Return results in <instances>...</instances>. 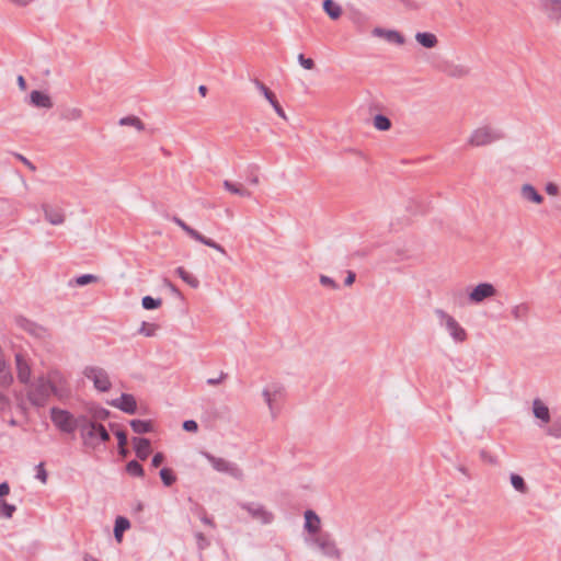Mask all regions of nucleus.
<instances>
[{
    "label": "nucleus",
    "mask_w": 561,
    "mask_h": 561,
    "mask_svg": "<svg viewBox=\"0 0 561 561\" xmlns=\"http://www.w3.org/2000/svg\"><path fill=\"white\" fill-rule=\"evenodd\" d=\"M545 191L548 195H557L559 193V187L557 184L549 182L546 184Z\"/></svg>",
    "instance_id": "13d9d810"
},
{
    "label": "nucleus",
    "mask_w": 561,
    "mask_h": 561,
    "mask_svg": "<svg viewBox=\"0 0 561 561\" xmlns=\"http://www.w3.org/2000/svg\"><path fill=\"white\" fill-rule=\"evenodd\" d=\"M51 394V387L44 376L36 378L26 393L31 404L36 408L45 407L48 403Z\"/></svg>",
    "instance_id": "f257e3e1"
},
{
    "label": "nucleus",
    "mask_w": 561,
    "mask_h": 561,
    "mask_svg": "<svg viewBox=\"0 0 561 561\" xmlns=\"http://www.w3.org/2000/svg\"><path fill=\"white\" fill-rule=\"evenodd\" d=\"M76 422H77V428L80 430V433H82V427L85 426L87 424H94L95 421H93V419H89L87 415H80L78 417H76Z\"/></svg>",
    "instance_id": "3c124183"
},
{
    "label": "nucleus",
    "mask_w": 561,
    "mask_h": 561,
    "mask_svg": "<svg viewBox=\"0 0 561 561\" xmlns=\"http://www.w3.org/2000/svg\"><path fill=\"white\" fill-rule=\"evenodd\" d=\"M496 289L491 283H480L469 294V300L480 304L484 299L495 296Z\"/></svg>",
    "instance_id": "f8f14e48"
},
{
    "label": "nucleus",
    "mask_w": 561,
    "mask_h": 561,
    "mask_svg": "<svg viewBox=\"0 0 561 561\" xmlns=\"http://www.w3.org/2000/svg\"><path fill=\"white\" fill-rule=\"evenodd\" d=\"M529 308L526 304H520L512 309V314L516 320H523L527 317Z\"/></svg>",
    "instance_id": "a19ab883"
},
{
    "label": "nucleus",
    "mask_w": 561,
    "mask_h": 561,
    "mask_svg": "<svg viewBox=\"0 0 561 561\" xmlns=\"http://www.w3.org/2000/svg\"><path fill=\"white\" fill-rule=\"evenodd\" d=\"M51 387L53 396L59 400L68 399L71 394L67 378L58 369H50L45 377Z\"/></svg>",
    "instance_id": "7ed1b4c3"
},
{
    "label": "nucleus",
    "mask_w": 561,
    "mask_h": 561,
    "mask_svg": "<svg viewBox=\"0 0 561 561\" xmlns=\"http://www.w3.org/2000/svg\"><path fill=\"white\" fill-rule=\"evenodd\" d=\"M98 426L99 422L94 424H87L82 427V433H80L83 445L90 448L98 447Z\"/></svg>",
    "instance_id": "2eb2a0df"
},
{
    "label": "nucleus",
    "mask_w": 561,
    "mask_h": 561,
    "mask_svg": "<svg viewBox=\"0 0 561 561\" xmlns=\"http://www.w3.org/2000/svg\"><path fill=\"white\" fill-rule=\"evenodd\" d=\"M534 415L545 423L550 421V413L547 405H545L540 399H535L533 402Z\"/></svg>",
    "instance_id": "5701e85b"
},
{
    "label": "nucleus",
    "mask_w": 561,
    "mask_h": 561,
    "mask_svg": "<svg viewBox=\"0 0 561 561\" xmlns=\"http://www.w3.org/2000/svg\"><path fill=\"white\" fill-rule=\"evenodd\" d=\"M505 135L501 130L493 129L491 126H482L474 129L468 139V145L472 147H482L501 140Z\"/></svg>",
    "instance_id": "f03ea898"
},
{
    "label": "nucleus",
    "mask_w": 561,
    "mask_h": 561,
    "mask_svg": "<svg viewBox=\"0 0 561 561\" xmlns=\"http://www.w3.org/2000/svg\"><path fill=\"white\" fill-rule=\"evenodd\" d=\"M130 523L126 517L118 516L114 525V538L121 542L125 530L129 529Z\"/></svg>",
    "instance_id": "bb28decb"
},
{
    "label": "nucleus",
    "mask_w": 561,
    "mask_h": 561,
    "mask_svg": "<svg viewBox=\"0 0 561 561\" xmlns=\"http://www.w3.org/2000/svg\"><path fill=\"white\" fill-rule=\"evenodd\" d=\"M119 125L133 126L139 131L145 129V124L137 116H133V115L121 118Z\"/></svg>",
    "instance_id": "7c9ffc66"
},
{
    "label": "nucleus",
    "mask_w": 561,
    "mask_h": 561,
    "mask_svg": "<svg viewBox=\"0 0 561 561\" xmlns=\"http://www.w3.org/2000/svg\"><path fill=\"white\" fill-rule=\"evenodd\" d=\"M320 283L323 285V286H328V287H331L333 289L337 288V285L335 283L334 279H332L331 277L329 276H325V275H321L320 276Z\"/></svg>",
    "instance_id": "6e6d98bb"
},
{
    "label": "nucleus",
    "mask_w": 561,
    "mask_h": 561,
    "mask_svg": "<svg viewBox=\"0 0 561 561\" xmlns=\"http://www.w3.org/2000/svg\"><path fill=\"white\" fill-rule=\"evenodd\" d=\"M260 168L259 165L248 167V182L253 185H257L260 180Z\"/></svg>",
    "instance_id": "37998d69"
},
{
    "label": "nucleus",
    "mask_w": 561,
    "mask_h": 561,
    "mask_svg": "<svg viewBox=\"0 0 561 561\" xmlns=\"http://www.w3.org/2000/svg\"><path fill=\"white\" fill-rule=\"evenodd\" d=\"M227 377L226 374L221 373L220 376L218 378H208L207 379V383L209 386H217L219 385L225 378Z\"/></svg>",
    "instance_id": "e2e57ef3"
},
{
    "label": "nucleus",
    "mask_w": 561,
    "mask_h": 561,
    "mask_svg": "<svg viewBox=\"0 0 561 561\" xmlns=\"http://www.w3.org/2000/svg\"><path fill=\"white\" fill-rule=\"evenodd\" d=\"M126 471L131 477L142 478L145 474L142 466L137 460H130L126 465Z\"/></svg>",
    "instance_id": "2f4dec72"
},
{
    "label": "nucleus",
    "mask_w": 561,
    "mask_h": 561,
    "mask_svg": "<svg viewBox=\"0 0 561 561\" xmlns=\"http://www.w3.org/2000/svg\"><path fill=\"white\" fill-rule=\"evenodd\" d=\"M36 478L41 480L43 483L47 482V472L45 470L44 463L41 462L36 466Z\"/></svg>",
    "instance_id": "603ef678"
},
{
    "label": "nucleus",
    "mask_w": 561,
    "mask_h": 561,
    "mask_svg": "<svg viewBox=\"0 0 561 561\" xmlns=\"http://www.w3.org/2000/svg\"><path fill=\"white\" fill-rule=\"evenodd\" d=\"M415 39L421 46L425 48H434L438 44L436 35L430 32L416 33Z\"/></svg>",
    "instance_id": "412c9836"
},
{
    "label": "nucleus",
    "mask_w": 561,
    "mask_h": 561,
    "mask_svg": "<svg viewBox=\"0 0 561 561\" xmlns=\"http://www.w3.org/2000/svg\"><path fill=\"white\" fill-rule=\"evenodd\" d=\"M15 323L19 328H21L22 330L26 331L28 334L37 339H47L50 335L46 328L26 319L25 317H16Z\"/></svg>",
    "instance_id": "1a4fd4ad"
},
{
    "label": "nucleus",
    "mask_w": 561,
    "mask_h": 561,
    "mask_svg": "<svg viewBox=\"0 0 561 561\" xmlns=\"http://www.w3.org/2000/svg\"><path fill=\"white\" fill-rule=\"evenodd\" d=\"M61 119L73 122L82 117V111L78 107H67L60 114Z\"/></svg>",
    "instance_id": "c756f323"
},
{
    "label": "nucleus",
    "mask_w": 561,
    "mask_h": 561,
    "mask_svg": "<svg viewBox=\"0 0 561 561\" xmlns=\"http://www.w3.org/2000/svg\"><path fill=\"white\" fill-rule=\"evenodd\" d=\"M224 185L232 194L242 195V186H241V184L232 183L230 181H225Z\"/></svg>",
    "instance_id": "8fccbe9b"
},
{
    "label": "nucleus",
    "mask_w": 561,
    "mask_h": 561,
    "mask_svg": "<svg viewBox=\"0 0 561 561\" xmlns=\"http://www.w3.org/2000/svg\"><path fill=\"white\" fill-rule=\"evenodd\" d=\"M324 12L332 19L337 20L342 15V8L333 0H324L322 3Z\"/></svg>",
    "instance_id": "cd10ccee"
},
{
    "label": "nucleus",
    "mask_w": 561,
    "mask_h": 561,
    "mask_svg": "<svg viewBox=\"0 0 561 561\" xmlns=\"http://www.w3.org/2000/svg\"><path fill=\"white\" fill-rule=\"evenodd\" d=\"M13 4L18 7H26L33 0H10Z\"/></svg>",
    "instance_id": "774afa93"
},
{
    "label": "nucleus",
    "mask_w": 561,
    "mask_h": 561,
    "mask_svg": "<svg viewBox=\"0 0 561 561\" xmlns=\"http://www.w3.org/2000/svg\"><path fill=\"white\" fill-rule=\"evenodd\" d=\"M263 397L268 405L272 417L275 419L280 410V405L285 400L286 391L280 385H272L263 390Z\"/></svg>",
    "instance_id": "39448f33"
},
{
    "label": "nucleus",
    "mask_w": 561,
    "mask_h": 561,
    "mask_svg": "<svg viewBox=\"0 0 561 561\" xmlns=\"http://www.w3.org/2000/svg\"><path fill=\"white\" fill-rule=\"evenodd\" d=\"M159 474L165 486H170L176 481V477L170 468H162Z\"/></svg>",
    "instance_id": "4c0bfd02"
},
{
    "label": "nucleus",
    "mask_w": 561,
    "mask_h": 561,
    "mask_svg": "<svg viewBox=\"0 0 561 561\" xmlns=\"http://www.w3.org/2000/svg\"><path fill=\"white\" fill-rule=\"evenodd\" d=\"M162 305L161 298H153L151 296H145L141 299V306L146 310H153L159 308Z\"/></svg>",
    "instance_id": "c9c22d12"
},
{
    "label": "nucleus",
    "mask_w": 561,
    "mask_h": 561,
    "mask_svg": "<svg viewBox=\"0 0 561 561\" xmlns=\"http://www.w3.org/2000/svg\"><path fill=\"white\" fill-rule=\"evenodd\" d=\"M305 528L309 534H317L320 529V518L311 510L305 512Z\"/></svg>",
    "instance_id": "aec40b11"
},
{
    "label": "nucleus",
    "mask_w": 561,
    "mask_h": 561,
    "mask_svg": "<svg viewBox=\"0 0 561 561\" xmlns=\"http://www.w3.org/2000/svg\"><path fill=\"white\" fill-rule=\"evenodd\" d=\"M90 413L93 421L95 422L107 420L111 415V412L102 407L90 409Z\"/></svg>",
    "instance_id": "e433bc0d"
},
{
    "label": "nucleus",
    "mask_w": 561,
    "mask_h": 561,
    "mask_svg": "<svg viewBox=\"0 0 561 561\" xmlns=\"http://www.w3.org/2000/svg\"><path fill=\"white\" fill-rule=\"evenodd\" d=\"M15 367L19 381L23 385L30 383L32 369L24 354H15Z\"/></svg>",
    "instance_id": "ddd939ff"
},
{
    "label": "nucleus",
    "mask_w": 561,
    "mask_h": 561,
    "mask_svg": "<svg viewBox=\"0 0 561 561\" xmlns=\"http://www.w3.org/2000/svg\"><path fill=\"white\" fill-rule=\"evenodd\" d=\"M248 515L261 525L271 524L274 514L260 503H248Z\"/></svg>",
    "instance_id": "9d476101"
},
{
    "label": "nucleus",
    "mask_w": 561,
    "mask_h": 561,
    "mask_svg": "<svg viewBox=\"0 0 561 561\" xmlns=\"http://www.w3.org/2000/svg\"><path fill=\"white\" fill-rule=\"evenodd\" d=\"M164 460V455L162 453H157L151 459V466L158 468Z\"/></svg>",
    "instance_id": "4d7b16f0"
},
{
    "label": "nucleus",
    "mask_w": 561,
    "mask_h": 561,
    "mask_svg": "<svg viewBox=\"0 0 561 561\" xmlns=\"http://www.w3.org/2000/svg\"><path fill=\"white\" fill-rule=\"evenodd\" d=\"M129 424L131 430L137 434H146L153 431L150 420H131Z\"/></svg>",
    "instance_id": "a878e982"
},
{
    "label": "nucleus",
    "mask_w": 561,
    "mask_h": 561,
    "mask_svg": "<svg viewBox=\"0 0 561 561\" xmlns=\"http://www.w3.org/2000/svg\"><path fill=\"white\" fill-rule=\"evenodd\" d=\"M435 313L440 319V321L445 322L446 329L456 342L462 343L467 340L466 330L456 321L454 317L449 316L442 309H437Z\"/></svg>",
    "instance_id": "0eeeda50"
},
{
    "label": "nucleus",
    "mask_w": 561,
    "mask_h": 561,
    "mask_svg": "<svg viewBox=\"0 0 561 561\" xmlns=\"http://www.w3.org/2000/svg\"><path fill=\"white\" fill-rule=\"evenodd\" d=\"M373 34L377 35V36H385L389 42H393L398 45H403L405 39L403 37V35H401L399 32L397 31H385L380 27H376L374 31H373Z\"/></svg>",
    "instance_id": "b1692460"
},
{
    "label": "nucleus",
    "mask_w": 561,
    "mask_h": 561,
    "mask_svg": "<svg viewBox=\"0 0 561 561\" xmlns=\"http://www.w3.org/2000/svg\"><path fill=\"white\" fill-rule=\"evenodd\" d=\"M314 542L325 556L340 559L341 552L329 534H320L314 539Z\"/></svg>",
    "instance_id": "9b49d317"
},
{
    "label": "nucleus",
    "mask_w": 561,
    "mask_h": 561,
    "mask_svg": "<svg viewBox=\"0 0 561 561\" xmlns=\"http://www.w3.org/2000/svg\"><path fill=\"white\" fill-rule=\"evenodd\" d=\"M175 272L179 275V277L187 285H190L192 288H197L199 286V280L191 273H188L184 267L180 266L176 268Z\"/></svg>",
    "instance_id": "c85d7f7f"
},
{
    "label": "nucleus",
    "mask_w": 561,
    "mask_h": 561,
    "mask_svg": "<svg viewBox=\"0 0 561 561\" xmlns=\"http://www.w3.org/2000/svg\"><path fill=\"white\" fill-rule=\"evenodd\" d=\"M548 435L556 438L561 437V417L556 419L547 430Z\"/></svg>",
    "instance_id": "c03bdc74"
},
{
    "label": "nucleus",
    "mask_w": 561,
    "mask_h": 561,
    "mask_svg": "<svg viewBox=\"0 0 561 561\" xmlns=\"http://www.w3.org/2000/svg\"><path fill=\"white\" fill-rule=\"evenodd\" d=\"M98 279H99L98 276H95L93 274H83V275L78 276L75 279V283L78 286H84V285H88L90 283H95V282H98Z\"/></svg>",
    "instance_id": "a18cd8bd"
},
{
    "label": "nucleus",
    "mask_w": 561,
    "mask_h": 561,
    "mask_svg": "<svg viewBox=\"0 0 561 561\" xmlns=\"http://www.w3.org/2000/svg\"><path fill=\"white\" fill-rule=\"evenodd\" d=\"M540 4L550 20L556 22L561 20V0H540Z\"/></svg>",
    "instance_id": "f3484780"
},
{
    "label": "nucleus",
    "mask_w": 561,
    "mask_h": 561,
    "mask_svg": "<svg viewBox=\"0 0 561 561\" xmlns=\"http://www.w3.org/2000/svg\"><path fill=\"white\" fill-rule=\"evenodd\" d=\"M110 438L111 437H110V434H108L107 430L101 423H99V426H98V444L100 442H102V443L108 442Z\"/></svg>",
    "instance_id": "09e8293b"
},
{
    "label": "nucleus",
    "mask_w": 561,
    "mask_h": 561,
    "mask_svg": "<svg viewBox=\"0 0 561 561\" xmlns=\"http://www.w3.org/2000/svg\"><path fill=\"white\" fill-rule=\"evenodd\" d=\"M20 161H22L30 170L35 171V165L24 156L20 153L14 154Z\"/></svg>",
    "instance_id": "680f3d73"
},
{
    "label": "nucleus",
    "mask_w": 561,
    "mask_h": 561,
    "mask_svg": "<svg viewBox=\"0 0 561 561\" xmlns=\"http://www.w3.org/2000/svg\"><path fill=\"white\" fill-rule=\"evenodd\" d=\"M173 221L187 234L190 236L192 239L196 240V238L198 237L199 232L197 230H195L194 228H192L191 226H188L185 221H183L181 218L179 217H173Z\"/></svg>",
    "instance_id": "f704fd0d"
},
{
    "label": "nucleus",
    "mask_w": 561,
    "mask_h": 561,
    "mask_svg": "<svg viewBox=\"0 0 561 561\" xmlns=\"http://www.w3.org/2000/svg\"><path fill=\"white\" fill-rule=\"evenodd\" d=\"M83 375L92 380L94 387L101 392H106L112 387L108 374L101 367L88 366L84 368Z\"/></svg>",
    "instance_id": "423d86ee"
},
{
    "label": "nucleus",
    "mask_w": 561,
    "mask_h": 561,
    "mask_svg": "<svg viewBox=\"0 0 561 561\" xmlns=\"http://www.w3.org/2000/svg\"><path fill=\"white\" fill-rule=\"evenodd\" d=\"M444 71L448 77L451 78H463L467 77L470 72L469 68L466 66L454 64L447 65Z\"/></svg>",
    "instance_id": "393cba45"
},
{
    "label": "nucleus",
    "mask_w": 561,
    "mask_h": 561,
    "mask_svg": "<svg viewBox=\"0 0 561 561\" xmlns=\"http://www.w3.org/2000/svg\"><path fill=\"white\" fill-rule=\"evenodd\" d=\"M253 83L255 84V87L257 88V90L264 95V98L266 100H270L271 98H273L275 94L273 91H271L263 82H261L260 80L257 79H253Z\"/></svg>",
    "instance_id": "49530a36"
},
{
    "label": "nucleus",
    "mask_w": 561,
    "mask_h": 561,
    "mask_svg": "<svg viewBox=\"0 0 561 561\" xmlns=\"http://www.w3.org/2000/svg\"><path fill=\"white\" fill-rule=\"evenodd\" d=\"M10 493V485L8 482L0 483V497H3Z\"/></svg>",
    "instance_id": "69168bd1"
},
{
    "label": "nucleus",
    "mask_w": 561,
    "mask_h": 561,
    "mask_svg": "<svg viewBox=\"0 0 561 561\" xmlns=\"http://www.w3.org/2000/svg\"><path fill=\"white\" fill-rule=\"evenodd\" d=\"M201 454L209 461V463L216 471L225 472L233 477H241V470L237 468L233 463L227 461L226 459L216 457L208 451H202Z\"/></svg>",
    "instance_id": "6e6552de"
},
{
    "label": "nucleus",
    "mask_w": 561,
    "mask_h": 561,
    "mask_svg": "<svg viewBox=\"0 0 561 561\" xmlns=\"http://www.w3.org/2000/svg\"><path fill=\"white\" fill-rule=\"evenodd\" d=\"M15 511V505L9 504L4 500H0V517L11 518Z\"/></svg>",
    "instance_id": "58836bf2"
},
{
    "label": "nucleus",
    "mask_w": 561,
    "mask_h": 561,
    "mask_svg": "<svg viewBox=\"0 0 561 561\" xmlns=\"http://www.w3.org/2000/svg\"><path fill=\"white\" fill-rule=\"evenodd\" d=\"M355 278H356L355 273L350 271V272L347 273V276H346V278H345L344 284H345L346 286H350V285H352V284L355 282Z\"/></svg>",
    "instance_id": "338daca9"
},
{
    "label": "nucleus",
    "mask_w": 561,
    "mask_h": 561,
    "mask_svg": "<svg viewBox=\"0 0 561 561\" xmlns=\"http://www.w3.org/2000/svg\"><path fill=\"white\" fill-rule=\"evenodd\" d=\"M511 483L516 491H518L523 494L527 493V491H528L527 484H526L524 478L520 477L519 474L512 473L511 474Z\"/></svg>",
    "instance_id": "72a5a7b5"
},
{
    "label": "nucleus",
    "mask_w": 561,
    "mask_h": 561,
    "mask_svg": "<svg viewBox=\"0 0 561 561\" xmlns=\"http://www.w3.org/2000/svg\"><path fill=\"white\" fill-rule=\"evenodd\" d=\"M133 443L137 458L140 460H146L151 453L150 440L145 437H134Z\"/></svg>",
    "instance_id": "a211bd4d"
},
{
    "label": "nucleus",
    "mask_w": 561,
    "mask_h": 561,
    "mask_svg": "<svg viewBox=\"0 0 561 561\" xmlns=\"http://www.w3.org/2000/svg\"><path fill=\"white\" fill-rule=\"evenodd\" d=\"M158 329H159V325L156 323L142 322L138 332L145 336H153V335H156V332L158 331Z\"/></svg>",
    "instance_id": "79ce46f5"
},
{
    "label": "nucleus",
    "mask_w": 561,
    "mask_h": 561,
    "mask_svg": "<svg viewBox=\"0 0 561 561\" xmlns=\"http://www.w3.org/2000/svg\"><path fill=\"white\" fill-rule=\"evenodd\" d=\"M42 209L44 211L45 219L49 224H51L54 226H58V225H62L65 222V214L61 208L53 207L48 204H43Z\"/></svg>",
    "instance_id": "dca6fc26"
},
{
    "label": "nucleus",
    "mask_w": 561,
    "mask_h": 561,
    "mask_svg": "<svg viewBox=\"0 0 561 561\" xmlns=\"http://www.w3.org/2000/svg\"><path fill=\"white\" fill-rule=\"evenodd\" d=\"M182 426H183V430L186 432L195 433L198 430V425L194 420L184 421Z\"/></svg>",
    "instance_id": "864d4df0"
},
{
    "label": "nucleus",
    "mask_w": 561,
    "mask_h": 561,
    "mask_svg": "<svg viewBox=\"0 0 561 561\" xmlns=\"http://www.w3.org/2000/svg\"><path fill=\"white\" fill-rule=\"evenodd\" d=\"M117 440H118V447L126 446L127 444V435L124 431H117L115 433Z\"/></svg>",
    "instance_id": "bf43d9fd"
},
{
    "label": "nucleus",
    "mask_w": 561,
    "mask_h": 561,
    "mask_svg": "<svg viewBox=\"0 0 561 561\" xmlns=\"http://www.w3.org/2000/svg\"><path fill=\"white\" fill-rule=\"evenodd\" d=\"M195 538L199 550H204L209 545L207 538L202 533H197Z\"/></svg>",
    "instance_id": "5fc2aeb1"
},
{
    "label": "nucleus",
    "mask_w": 561,
    "mask_h": 561,
    "mask_svg": "<svg viewBox=\"0 0 561 561\" xmlns=\"http://www.w3.org/2000/svg\"><path fill=\"white\" fill-rule=\"evenodd\" d=\"M31 104L41 108H51L53 101L50 96L42 91L34 90L30 94Z\"/></svg>",
    "instance_id": "6ab92c4d"
},
{
    "label": "nucleus",
    "mask_w": 561,
    "mask_h": 561,
    "mask_svg": "<svg viewBox=\"0 0 561 561\" xmlns=\"http://www.w3.org/2000/svg\"><path fill=\"white\" fill-rule=\"evenodd\" d=\"M164 285L171 290L172 294L176 295V296H181V293L180 290L176 288L175 285H173L169 279H164L163 280Z\"/></svg>",
    "instance_id": "0e129e2a"
},
{
    "label": "nucleus",
    "mask_w": 561,
    "mask_h": 561,
    "mask_svg": "<svg viewBox=\"0 0 561 561\" xmlns=\"http://www.w3.org/2000/svg\"><path fill=\"white\" fill-rule=\"evenodd\" d=\"M298 62L307 70H312L316 66L314 61L311 58H307L304 54L298 55Z\"/></svg>",
    "instance_id": "de8ad7c7"
},
{
    "label": "nucleus",
    "mask_w": 561,
    "mask_h": 561,
    "mask_svg": "<svg viewBox=\"0 0 561 561\" xmlns=\"http://www.w3.org/2000/svg\"><path fill=\"white\" fill-rule=\"evenodd\" d=\"M522 196L523 198L530 201L535 204H541L543 201V197L541 194L537 192V190L531 184H524L522 186Z\"/></svg>",
    "instance_id": "4be33fe9"
},
{
    "label": "nucleus",
    "mask_w": 561,
    "mask_h": 561,
    "mask_svg": "<svg viewBox=\"0 0 561 561\" xmlns=\"http://www.w3.org/2000/svg\"><path fill=\"white\" fill-rule=\"evenodd\" d=\"M10 407V400L9 398L0 392V411H4Z\"/></svg>",
    "instance_id": "052dcab7"
},
{
    "label": "nucleus",
    "mask_w": 561,
    "mask_h": 561,
    "mask_svg": "<svg viewBox=\"0 0 561 561\" xmlns=\"http://www.w3.org/2000/svg\"><path fill=\"white\" fill-rule=\"evenodd\" d=\"M50 420L53 424L62 433L72 434L77 430L76 417L67 410L59 408L50 409Z\"/></svg>",
    "instance_id": "20e7f679"
},
{
    "label": "nucleus",
    "mask_w": 561,
    "mask_h": 561,
    "mask_svg": "<svg viewBox=\"0 0 561 561\" xmlns=\"http://www.w3.org/2000/svg\"><path fill=\"white\" fill-rule=\"evenodd\" d=\"M110 404L127 414H135L137 411L136 399L129 393H122L119 398L110 401Z\"/></svg>",
    "instance_id": "4468645a"
},
{
    "label": "nucleus",
    "mask_w": 561,
    "mask_h": 561,
    "mask_svg": "<svg viewBox=\"0 0 561 561\" xmlns=\"http://www.w3.org/2000/svg\"><path fill=\"white\" fill-rule=\"evenodd\" d=\"M195 241L201 242L209 248H213L220 253H225L224 248L219 243L215 242L213 239L206 238L202 233L198 234Z\"/></svg>",
    "instance_id": "ea45409f"
},
{
    "label": "nucleus",
    "mask_w": 561,
    "mask_h": 561,
    "mask_svg": "<svg viewBox=\"0 0 561 561\" xmlns=\"http://www.w3.org/2000/svg\"><path fill=\"white\" fill-rule=\"evenodd\" d=\"M374 126L378 130L386 131L391 128V121L382 114H377L374 117Z\"/></svg>",
    "instance_id": "473e14b6"
}]
</instances>
